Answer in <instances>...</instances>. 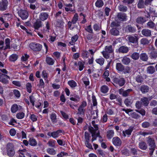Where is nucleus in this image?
Here are the masks:
<instances>
[{
  "label": "nucleus",
  "mask_w": 157,
  "mask_h": 157,
  "mask_svg": "<svg viewBox=\"0 0 157 157\" xmlns=\"http://www.w3.org/2000/svg\"><path fill=\"white\" fill-rule=\"evenodd\" d=\"M25 116V113L23 112H20L18 113L16 115L17 117L19 119H22Z\"/></svg>",
  "instance_id": "57"
},
{
  "label": "nucleus",
  "mask_w": 157,
  "mask_h": 157,
  "mask_svg": "<svg viewBox=\"0 0 157 157\" xmlns=\"http://www.w3.org/2000/svg\"><path fill=\"white\" fill-rule=\"evenodd\" d=\"M147 142L149 147V155L152 156L156 147L155 141L150 137H149L147 138Z\"/></svg>",
  "instance_id": "1"
},
{
  "label": "nucleus",
  "mask_w": 157,
  "mask_h": 157,
  "mask_svg": "<svg viewBox=\"0 0 157 157\" xmlns=\"http://www.w3.org/2000/svg\"><path fill=\"white\" fill-rule=\"evenodd\" d=\"M7 6V3L3 2H0V10L4 11L6 10Z\"/></svg>",
  "instance_id": "32"
},
{
  "label": "nucleus",
  "mask_w": 157,
  "mask_h": 157,
  "mask_svg": "<svg viewBox=\"0 0 157 157\" xmlns=\"http://www.w3.org/2000/svg\"><path fill=\"white\" fill-rule=\"evenodd\" d=\"M101 92L103 93H106L109 90L108 87L105 85H104L101 87Z\"/></svg>",
  "instance_id": "47"
},
{
  "label": "nucleus",
  "mask_w": 157,
  "mask_h": 157,
  "mask_svg": "<svg viewBox=\"0 0 157 157\" xmlns=\"http://www.w3.org/2000/svg\"><path fill=\"white\" fill-rule=\"evenodd\" d=\"M149 14L152 16H156L157 13L155 12V10L152 7H150L149 9Z\"/></svg>",
  "instance_id": "41"
},
{
  "label": "nucleus",
  "mask_w": 157,
  "mask_h": 157,
  "mask_svg": "<svg viewBox=\"0 0 157 157\" xmlns=\"http://www.w3.org/2000/svg\"><path fill=\"white\" fill-rule=\"evenodd\" d=\"M140 59L143 61H147L148 58L147 55L145 53H141L140 55Z\"/></svg>",
  "instance_id": "28"
},
{
  "label": "nucleus",
  "mask_w": 157,
  "mask_h": 157,
  "mask_svg": "<svg viewBox=\"0 0 157 157\" xmlns=\"http://www.w3.org/2000/svg\"><path fill=\"white\" fill-rule=\"evenodd\" d=\"M133 97L131 96H130L127 97L124 101V103L127 106H130L133 102Z\"/></svg>",
  "instance_id": "16"
},
{
  "label": "nucleus",
  "mask_w": 157,
  "mask_h": 157,
  "mask_svg": "<svg viewBox=\"0 0 157 157\" xmlns=\"http://www.w3.org/2000/svg\"><path fill=\"white\" fill-rule=\"evenodd\" d=\"M94 128L91 126H89L88 127V130L91 133L92 136V141L93 142L96 139L97 136L95 135V132L94 131Z\"/></svg>",
  "instance_id": "20"
},
{
  "label": "nucleus",
  "mask_w": 157,
  "mask_h": 157,
  "mask_svg": "<svg viewBox=\"0 0 157 157\" xmlns=\"http://www.w3.org/2000/svg\"><path fill=\"white\" fill-rule=\"evenodd\" d=\"M84 63L82 61H79L78 62V65L79 66V70L80 71H81L83 69L84 67Z\"/></svg>",
  "instance_id": "51"
},
{
  "label": "nucleus",
  "mask_w": 157,
  "mask_h": 157,
  "mask_svg": "<svg viewBox=\"0 0 157 157\" xmlns=\"http://www.w3.org/2000/svg\"><path fill=\"white\" fill-rule=\"evenodd\" d=\"M105 59L103 58L97 59L96 60V62L100 65H102L104 63Z\"/></svg>",
  "instance_id": "50"
},
{
  "label": "nucleus",
  "mask_w": 157,
  "mask_h": 157,
  "mask_svg": "<svg viewBox=\"0 0 157 157\" xmlns=\"http://www.w3.org/2000/svg\"><path fill=\"white\" fill-rule=\"evenodd\" d=\"M136 81L139 83H141L143 81V78L142 76L140 75H138L136 76Z\"/></svg>",
  "instance_id": "55"
},
{
  "label": "nucleus",
  "mask_w": 157,
  "mask_h": 157,
  "mask_svg": "<svg viewBox=\"0 0 157 157\" xmlns=\"http://www.w3.org/2000/svg\"><path fill=\"white\" fill-rule=\"evenodd\" d=\"M120 94L124 97H126L132 95V93L134 92L133 90L132 89H128L126 90H124L122 88H121L119 90Z\"/></svg>",
  "instance_id": "4"
},
{
  "label": "nucleus",
  "mask_w": 157,
  "mask_h": 157,
  "mask_svg": "<svg viewBox=\"0 0 157 157\" xmlns=\"http://www.w3.org/2000/svg\"><path fill=\"white\" fill-rule=\"evenodd\" d=\"M7 153L10 157H13L15 153L13 144L11 143H8L6 145Z\"/></svg>",
  "instance_id": "2"
},
{
  "label": "nucleus",
  "mask_w": 157,
  "mask_h": 157,
  "mask_svg": "<svg viewBox=\"0 0 157 157\" xmlns=\"http://www.w3.org/2000/svg\"><path fill=\"white\" fill-rule=\"evenodd\" d=\"M70 100L71 101H74L75 102H77L79 101L80 98L78 95H76L75 97H71L70 98Z\"/></svg>",
  "instance_id": "56"
},
{
  "label": "nucleus",
  "mask_w": 157,
  "mask_h": 157,
  "mask_svg": "<svg viewBox=\"0 0 157 157\" xmlns=\"http://www.w3.org/2000/svg\"><path fill=\"white\" fill-rule=\"evenodd\" d=\"M130 115L132 118L135 119H138L140 117L139 115L135 112L131 113Z\"/></svg>",
  "instance_id": "42"
},
{
  "label": "nucleus",
  "mask_w": 157,
  "mask_h": 157,
  "mask_svg": "<svg viewBox=\"0 0 157 157\" xmlns=\"http://www.w3.org/2000/svg\"><path fill=\"white\" fill-rule=\"evenodd\" d=\"M138 36L137 35H129L128 39L129 41L132 43H135L136 46L137 47L138 46Z\"/></svg>",
  "instance_id": "8"
},
{
  "label": "nucleus",
  "mask_w": 157,
  "mask_h": 157,
  "mask_svg": "<svg viewBox=\"0 0 157 157\" xmlns=\"http://www.w3.org/2000/svg\"><path fill=\"white\" fill-rule=\"evenodd\" d=\"M107 133V136L109 139L111 138L114 135V132L112 130H110L108 131Z\"/></svg>",
  "instance_id": "58"
},
{
  "label": "nucleus",
  "mask_w": 157,
  "mask_h": 157,
  "mask_svg": "<svg viewBox=\"0 0 157 157\" xmlns=\"http://www.w3.org/2000/svg\"><path fill=\"white\" fill-rule=\"evenodd\" d=\"M135 111L139 113L143 116L145 115V111L144 109H136Z\"/></svg>",
  "instance_id": "54"
},
{
  "label": "nucleus",
  "mask_w": 157,
  "mask_h": 157,
  "mask_svg": "<svg viewBox=\"0 0 157 157\" xmlns=\"http://www.w3.org/2000/svg\"><path fill=\"white\" fill-rule=\"evenodd\" d=\"M29 46L33 51L36 52L40 51L42 48V45L36 43H31L29 44Z\"/></svg>",
  "instance_id": "5"
},
{
  "label": "nucleus",
  "mask_w": 157,
  "mask_h": 157,
  "mask_svg": "<svg viewBox=\"0 0 157 157\" xmlns=\"http://www.w3.org/2000/svg\"><path fill=\"white\" fill-rule=\"evenodd\" d=\"M42 22L40 21H36L34 23L33 26L35 29L38 30L42 26Z\"/></svg>",
  "instance_id": "27"
},
{
  "label": "nucleus",
  "mask_w": 157,
  "mask_h": 157,
  "mask_svg": "<svg viewBox=\"0 0 157 157\" xmlns=\"http://www.w3.org/2000/svg\"><path fill=\"white\" fill-rule=\"evenodd\" d=\"M87 103L86 101H83L81 104L80 105L78 109V112L77 113V115L84 116L85 112V108L86 106Z\"/></svg>",
  "instance_id": "6"
},
{
  "label": "nucleus",
  "mask_w": 157,
  "mask_h": 157,
  "mask_svg": "<svg viewBox=\"0 0 157 157\" xmlns=\"http://www.w3.org/2000/svg\"><path fill=\"white\" fill-rule=\"evenodd\" d=\"M10 40L9 38H7L6 39L5 44H6V46L5 47L4 50H5L7 48L10 49Z\"/></svg>",
  "instance_id": "43"
},
{
  "label": "nucleus",
  "mask_w": 157,
  "mask_h": 157,
  "mask_svg": "<svg viewBox=\"0 0 157 157\" xmlns=\"http://www.w3.org/2000/svg\"><path fill=\"white\" fill-rule=\"evenodd\" d=\"M126 14L123 13H119L117 14L116 18L120 21H125L127 20Z\"/></svg>",
  "instance_id": "11"
},
{
  "label": "nucleus",
  "mask_w": 157,
  "mask_h": 157,
  "mask_svg": "<svg viewBox=\"0 0 157 157\" xmlns=\"http://www.w3.org/2000/svg\"><path fill=\"white\" fill-rule=\"evenodd\" d=\"M63 131L61 130H58L56 132H53L51 133H48V135L49 136H52L54 138H56L59 136V133L63 132Z\"/></svg>",
  "instance_id": "19"
},
{
  "label": "nucleus",
  "mask_w": 157,
  "mask_h": 157,
  "mask_svg": "<svg viewBox=\"0 0 157 157\" xmlns=\"http://www.w3.org/2000/svg\"><path fill=\"white\" fill-rule=\"evenodd\" d=\"M46 151L48 154L51 155H54L56 154L55 150L53 148H48Z\"/></svg>",
  "instance_id": "49"
},
{
  "label": "nucleus",
  "mask_w": 157,
  "mask_h": 157,
  "mask_svg": "<svg viewBox=\"0 0 157 157\" xmlns=\"http://www.w3.org/2000/svg\"><path fill=\"white\" fill-rule=\"evenodd\" d=\"M95 5L96 7L100 8L103 6L104 3L102 0H97L95 2Z\"/></svg>",
  "instance_id": "39"
},
{
  "label": "nucleus",
  "mask_w": 157,
  "mask_h": 157,
  "mask_svg": "<svg viewBox=\"0 0 157 157\" xmlns=\"http://www.w3.org/2000/svg\"><path fill=\"white\" fill-rule=\"evenodd\" d=\"M142 104L140 101H137L136 103V108L138 109H140L142 106Z\"/></svg>",
  "instance_id": "61"
},
{
  "label": "nucleus",
  "mask_w": 157,
  "mask_h": 157,
  "mask_svg": "<svg viewBox=\"0 0 157 157\" xmlns=\"http://www.w3.org/2000/svg\"><path fill=\"white\" fill-rule=\"evenodd\" d=\"M68 83L71 88H74L77 86L76 83L73 80L69 81Z\"/></svg>",
  "instance_id": "48"
},
{
  "label": "nucleus",
  "mask_w": 157,
  "mask_h": 157,
  "mask_svg": "<svg viewBox=\"0 0 157 157\" xmlns=\"http://www.w3.org/2000/svg\"><path fill=\"white\" fill-rule=\"evenodd\" d=\"M113 80L114 82L118 84L120 86H122L125 84V80L123 78H115Z\"/></svg>",
  "instance_id": "12"
},
{
  "label": "nucleus",
  "mask_w": 157,
  "mask_h": 157,
  "mask_svg": "<svg viewBox=\"0 0 157 157\" xmlns=\"http://www.w3.org/2000/svg\"><path fill=\"white\" fill-rule=\"evenodd\" d=\"M138 147L140 149L142 150H146L147 147V144L144 141H141L139 143Z\"/></svg>",
  "instance_id": "23"
},
{
  "label": "nucleus",
  "mask_w": 157,
  "mask_h": 157,
  "mask_svg": "<svg viewBox=\"0 0 157 157\" xmlns=\"http://www.w3.org/2000/svg\"><path fill=\"white\" fill-rule=\"evenodd\" d=\"M149 57L151 59H155L157 58V51L153 46L151 48L149 52Z\"/></svg>",
  "instance_id": "9"
},
{
  "label": "nucleus",
  "mask_w": 157,
  "mask_h": 157,
  "mask_svg": "<svg viewBox=\"0 0 157 157\" xmlns=\"http://www.w3.org/2000/svg\"><path fill=\"white\" fill-rule=\"evenodd\" d=\"M48 17V14L47 13H41L39 16V18L42 21H44L47 19Z\"/></svg>",
  "instance_id": "25"
},
{
  "label": "nucleus",
  "mask_w": 157,
  "mask_h": 157,
  "mask_svg": "<svg viewBox=\"0 0 157 157\" xmlns=\"http://www.w3.org/2000/svg\"><path fill=\"white\" fill-rule=\"evenodd\" d=\"M155 71V68L153 66H150L148 67L147 68V72L149 73L152 74L154 73Z\"/></svg>",
  "instance_id": "46"
},
{
  "label": "nucleus",
  "mask_w": 157,
  "mask_h": 157,
  "mask_svg": "<svg viewBox=\"0 0 157 157\" xmlns=\"http://www.w3.org/2000/svg\"><path fill=\"white\" fill-rule=\"evenodd\" d=\"M29 144L32 146H35L37 144L36 140L33 138H30L29 140Z\"/></svg>",
  "instance_id": "36"
},
{
  "label": "nucleus",
  "mask_w": 157,
  "mask_h": 157,
  "mask_svg": "<svg viewBox=\"0 0 157 157\" xmlns=\"http://www.w3.org/2000/svg\"><path fill=\"white\" fill-rule=\"evenodd\" d=\"M142 35L146 37L150 36L151 35V30L147 29H144L141 31Z\"/></svg>",
  "instance_id": "18"
},
{
  "label": "nucleus",
  "mask_w": 157,
  "mask_h": 157,
  "mask_svg": "<svg viewBox=\"0 0 157 157\" xmlns=\"http://www.w3.org/2000/svg\"><path fill=\"white\" fill-rule=\"evenodd\" d=\"M147 28L150 29H154L157 31L156 26L155 24L152 21H150L148 22L146 24Z\"/></svg>",
  "instance_id": "22"
},
{
  "label": "nucleus",
  "mask_w": 157,
  "mask_h": 157,
  "mask_svg": "<svg viewBox=\"0 0 157 157\" xmlns=\"http://www.w3.org/2000/svg\"><path fill=\"white\" fill-rule=\"evenodd\" d=\"M18 109V105L14 104L12 105L11 108V112L13 113H15Z\"/></svg>",
  "instance_id": "45"
},
{
  "label": "nucleus",
  "mask_w": 157,
  "mask_h": 157,
  "mask_svg": "<svg viewBox=\"0 0 157 157\" xmlns=\"http://www.w3.org/2000/svg\"><path fill=\"white\" fill-rule=\"evenodd\" d=\"M118 9L120 11L123 12H126L128 10L127 7L122 4L119 5L118 6Z\"/></svg>",
  "instance_id": "33"
},
{
  "label": "nucleus",
  "mask_w": 157,
  "mask_h": 157,
  "mask_svg": "<svg viewBox=\"0 0 157 157\" xmlns=\"http://www.w3.org/2000/svg\"><path fill=\"white\" fill-rule=\"evenodd\" d=\"M78 19V16L77 13H75L71 21L73 24H75Z\"/></svg>",
  "instance_id": "53"
},
{
  "label": "nucleus",
  "mask_w": 157,
  "mask_h": 157,
  "mask_svg": "<svg viewBox=\"0 0 157 157\" xmlns=\"http://www.w3.org/2000/svg\"><path fill=\"white\" fill-rule=\"evenodd\" d=\"M140 101L143 105L144 106H147L149 103V101L148 98L146 97H143L141 99Z\"/></svg>",
  "instance_id": "24"
},
{
  "label": "nucleus",
  "mask_w": 157,
  "mask_h": 157,
  "mask_svg": "<svg viewBox=\"0 0 157 157\" xmlns=\"http://www.w3.org/2000/svg\"><path fill=\"white\" fill-rule=\"evenodd\" d=\"M140 89L142 93L145 94L149 92L150 88L148 86L144 84L140 86Z\"/></svg>",
  "instance_id": "15"
},
{
  "label": "nucleus",
  "mask_w": 157,
  "mask_h": 157,
  "mask_svg": "<svg viewBox=\"0 0 157 157\" xmlns=\"http://www.w3.org/2000/svg\"><path fill=\"white\" fill-rule=\"evenodd\" d=\"M137 6L139 9L145 8L146 5L144 1V0H139L137 4Z\"/></svg>",
  "instance_id": "26"
},
{
  "label": "nucleus",
  "mask_w": 157,
  "mask_h": 157,
  "mask_svg": "<svg viewBox=\"0 0 157 157\" xmlns=\"http://www.w3.org/2000/svg\"><path fill=\"white\" fill-rule=\"evenodd\" d=\"M13 93L16 97L19 98L20 96V93L18 90H13Z\"/></svg>",
  "instance_id": "64"
},
{
  "label": "nucleus",
  "mask_w": 157,
  "mask_h": 157,
  "mask_svg": "<svg viewBox=\"0 0 157 157\" xmlns=\"http://www.w3.org/2000/svg\"><path fill=\"white\" fill-rule=\"evenodd\" d=\"M56 117V115L54 113H52L50 115V117L51 120L54 124L57 122Z\"/></svg>",
  "instance_id": "31"
},
{
  "label": "nucleus",
  "mask_w": 157,
  "mask_h": 157,
  "mask_svg": "<svg viewBox=\"0 0 157 157\" xmlns=\"http://www.w3.org/2000/svg\"><path fill=\"white\" fill-rule=\"evenodd\" d=\"M26 90L29 93H30L32 92V85L31 83H27L26 85Z\"/></svg>",
  "instance_id": "52"
},
{
  "label": "nucleus",
  "mask_w": 157,
  "mask_h": 157,
  "mask_svg": "<svg viewBox=\"0 0 157 157\" xmlns=\"http://www.w3.org/2000/svg\"><path fill=\"white\" fill-rule=\"evenodd\" d=\"M150 125V123L148 122H144L142 124V126L144 128H147Z\"/></svg>",
  "instance_id": "60"
},
{
  "label": "nucleus",
  "mask_w": 157,
  "mask_h": 157,
  "mask_svg": "<svg viewBox=\"0 0 157 157\" xmlns=\"http://www.w3.org/2000/svg\"><path fill=\"white\" fill-rule=\"evenodd\" d=\"M18 56L16 54H12L9 58V60L11 61H15L17 59Z\"/></svg>",
  "instance_id": "44"
},
{
  "label": "nucleus",
  "mask_w": 157,
  "mask_h": 157,
  "mask_svg": "<svg viewBox=\"0 0 157 157\" xmlns=\"http://www.w3.org/2000/svg\"><path fill=\"white\" fill-rule=\"evenodd\" d=\"M19 16L23 20L26 19L29 16L28 12L25 10H20L18 12Z\"/></svg>",
  "instance_id": "10"
},
{
  "label": "nucleus",
  "mask_w": 157,
  "mask_h": 157,
  "mask_svg": "<svg viewBox=\"0 0 157 157\" xmlns=\"http://www.w3.org/2000/svg\"><path fill=\"white\" fill-rule=\"evenodd\" d=\"M113 52L112 45L106 46L105 48V51L101 52L103 57L106 59H108L109 57V54L112 53Z\"/></svg>",
  "instance_id": "3"
},
{
  "label": "nucleus",
  "mask_w": 157,
  "mask_h": 157,
  "mask_svg": "<svg viewBox=\"0 0 157 157\" xmlns=\"http://www.w3.org/2000/svg\"><path fill=\"white\" fill-rule=\"evenodd\" d=\"M119 52L122 53H126L128 51V48L127 47L122 46L118 49Z\"/></svg>",
  "instance_id": "29"
},
{
  "label": "nucleus",
  "mask_w": 157,
  "mask_h": 157,
  "mask_svg": "<svg viewBox=\"0 0 157 157\" xmlns=\"http://www.w3.org/2000/svg\"><path fill=\"white\" fill-rule=\"evenodd\" d=\"M136 31V28L133 25H128L125 27V32L128 33H134Z\"/></svg>",
  "instance_id": "7"
},
{
  "label": "nucleus",
  "mask_w": 157,
  "mask_h": 157,
  "mask_svg": "<svg viewBox=\"0 0 157 157\" xmlns=\"http://www.w3.org/2000/svg\"><path fill=\"white\" fill-rule=\"evenodd\" d=\"M140 42L141 44L144 45L148 44L150 41L147 38H143L140 40Z\"/></svg>",
  "instance_id": "40"
},
{
  "label": "nucleus",
  "mask_w": 157,
  "mask_h": 157,
  "mask_svg": "<svg viewBox=\"0 0 157 157\" xmlns=\"http://www.w3.org/2000/svg\"><path fill=\"white\" fill-rule=\"evenodd\" d=\"M112 142L113 144L116 146H120L121 144V140L118 137H113L112 139Z\"/></svg>",
  "instance_id": "14"
},
{
  "label": "nucleus",
  "mask_w": 157,
  "mask_h": 157,
  "mask_svg": "<svg viewBox=\"0 0 157 157\" xmlns=\"http://www.w3.org/2000/svg\"><path fill=\"white\" fill-rule=\"evenodd\" d=\"M82 80L84 83L85 85L86 86L89 84V81L88 78L86 77H84Z\"/></svg>",
  "instance_id": "62"
},
{
  "label": "nucleus",
  "mask_w": 157,
  "mask_h": 157,
  "mask_svg": "<svg viewBox=\"0 0 157 157\" xmlns=\"http://www.w3.org/2000/svg\"><path fill=\"white\" fill-rule=\"evenodd\" d=\"M46 61L47 63L50 65H53L54 63V61L51 58L47 57L46 58Z\"/></svg>",
  "instance_id": "34"
},
{
  "label": "nucleus",
  "mask_w": 157,
  "mask_h": 157,
  "mask_svg": "<svg viewBox=\"0 0 157 157\" xmlns=\"http://www.w3.org/2000/svg\"><path fill=\"white\" fill-rule=\"evenodd\" d=\"M110 32L111 34L114 36H117L119 35V31L115 28H113L110 29Z\"/></svg>",
  "instance_id": "35"
},
{
  "label": "nucleus",
  "mask_w": 157,
  "mask_h": 157,
  "mask_svg": "<svg viewBox=\"0 0 157 157\" xmlns=\"http://www.w3.org/2000/svg\"><path fill=\"white\" fill-rule=\"evenodd\" d=\"M146 21L145 18L142 17H139L136 19V22L138 24H143Z\"/></svg>",
  "instance_id": "30"
},
{
  "label": "nucleus",
  "mask_w": 157,
  "mask_h": 157,
  "mask_svg": "<svg viewBox=\"0 0 157 157\" xmlns=\"http://www.w3.org/2000/svg\"><path fill=\"white\" fill-rule=\"evenodd\" d=\"M133 130V127H130L128 129L123 131L122 132L123 136L125 137L127 136L128 137H129L131 135Z\"/></svg>",
  "instance_id": "17"
},
{
  "label": "nucleus",
  "mask_w": 157,
  "mask_h": 157,
  "mask_svg": "<svg viewBox=\"0 0 157 157\" xmlns=\"http://www.w3.org/2000/svg\"><path fill=\"white\" fill-rule=\"evenodd\" d=\"M2 17L5 20H8L11 17V15L9 13L3 14Z\"/></svg>",
  "instance_id": "59"
},
{
  "label": "nucleus",
  "mask_w": 157,
  "mask_h": 157,
  "mask_svg": "<svg viewBox=\"0 0 157 157\" xmlns=\"http://www.w3.org/2000/svg\"><path fill=\"white\" fill-rule=\"evenodd\" d=\"M121 61L124 64L128 65L130 63L131 60L129 58L124 57L123 58Z\"/></svg>",
  "instance_id": "38"
},
{
  "label": "nucleus",
  "mask_w": 157,
  "mask_h": 157,
  "mask_svg": "<svg viewBox=\"0 0 157 157\" xmlns=\"http://www.w3.org/2000/svg\"><path fill=\"white\" fill-rule=\"evenodd\" d=\"M8 78H10L9 76L0 72V82L4 84H7L8 83V81L7 79Z\"/></svg>",
  "instance_id": "13"
},
{
  "label": "nucleus",
  "mask_w": 157,
  "mask_h": 157,
  "mask_svg": "<svg viewBox=\"0 0 157 157\" xmlns=\"http://www.w3.org/2000/svg\"><path fill=\"white\" fill-rule=\"evenodd\" d=\"M92 100L93 103V105L95 106L97 105V102L96 97L94 95L92 96Z\"/></svg>",
  "instance_id": "63"
},
{
  "label": "nucleus",
  "mask_w": 157,
  "mask_h": 157,
  "mask_svg": "<svg viewBox=\"0 0 157 157\" xmlns=\"http://www.w3.org/2000/svg\"><path fill=\"white\" fill-rule=\"evenodd\" d=\"M116 67L117 70L119 72L123 71L124 70V67L121 63H116Z\"/></svg>",
  "instance_id": "21"
},
{
  "label": "nucleus",
  "mask_w": 157,
  "mask_h": 157,
  "mask_svg": "<svg viewBox=\"0 0 157 157\" xmlns=\"http://www.w3.org/2000/svg\"><path fill=\"white\" fill-rule=\"evenodd\" d=\"M139 54L137 52H134L131 56V57L132 59L134 60H137L140 57Z\"/></svg>",
  "instance_id": "37"
}]
</instances>
